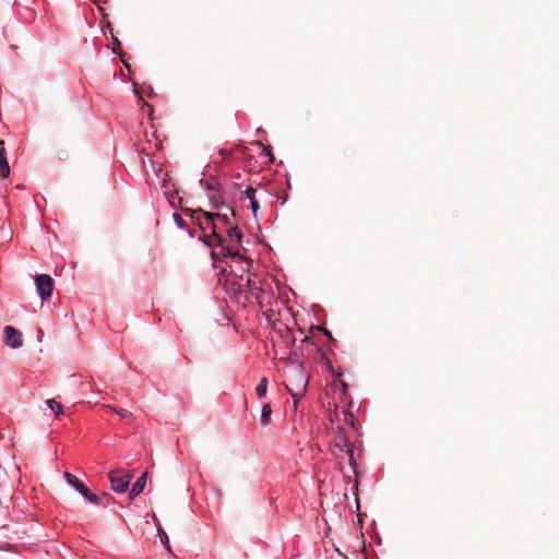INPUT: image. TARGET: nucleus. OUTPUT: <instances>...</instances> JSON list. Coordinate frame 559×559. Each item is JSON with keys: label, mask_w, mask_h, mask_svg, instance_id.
I'll return each mask as SVG.
<instances>
[{"label": "nucleus", "mask_w": 559, "mask_h": 559, "mask_svg": "<svg viewBox=\"0 0 559 559\" xmlns=\"http://www.w3.org/2000/svg\"><path fill=\"white\" fill-rule=\"evenodd\" d=\"M308 384V374L301 366H298L288 377L285 386L290 395L297 400L306 393Z\"/></svg>", "instance_id": "f257e3e1"}, {"label": "nucleus", "mask_w": 559, "mask_h": 559, "mask_svg": "<svg viewBox=\"0 0 559 559\" xmlns=\"http://www.w3.org/2000/svg\"><path fill=\"white\" fill-rule=\"evenodd\" d=\"M333 429L335 431L332 441V454L335 456H340L352 447V443L349 442L346 431L342 426L337 425Z\"/></svg>", "instance_id": "f03ea898"}, {"label": "nucleus", "mask_w": 559, "mask_h": 559, "mask_svg": "<svg viewBox=\"0 0 559 559\" xmlns=\"http://www.w3.org/2000/svg\"><path fill=\"white\" fill-rule=\"evenodd\" d=\"M108 476L110 479L111 489L119 493L127 491L133 477L130 474H124L122 469L111 471Z\"/></svg>", "instance_id": "7ed1b4c3"}, {"label": "nucleus", "mask_w": 559, "mask_h": 559, "mask_svg": "<svg viewBox=\"0 0 559 559\" xmlns=\"http://www.w3.org/2000/svg\"><path fill=\"white\" fill-rule=\"evenodd\" d=\"M64 478L68 484L75 488L86 500H88L93 504H99V498L90 491V489L74 475L69 472L64 473Z\"/></svg>", "instance_id": "20e7f679"}, {"label": "nucleus", "mask_w": 559, "mask_h": 559, "mask_svg": "<svg viewBox=\"0 0 559 559\" xmlns=\"http://www.w3.org/2000/svg\"><path fill=\"white\" fill-rule=\"evenodd\" d=\"M36 290L43 300L51 297L53 280L47 274H40L35 277Z\"/></svg>", "instance_id": "39448f33"}, {"label": "nucleus", "mask_w": 559, "mask_h": 559, "mask_svg": "<svg viewBox=\"0 0 559 559\" xmlns=\"http://www.w3.org/2000/svg\"><path fill=\"white\" fill-rule=\"evenodd\" d=\"M3 333V341L5 345L14 349L23 346L22 333L17 329L11 325H7L4 326Z\"/></svg>", "instance_id": "423d86ee"}, {"label": "nucleus", "mask_w": 559, "mask_h": 559, "mask_svg": "<svg viewBox=\"0 0 559 559\" xmlns=\"http://www.w3.org/2000/svg\"><path fill=\"white\" fill-rule=\"evenodd\" d=\"M215 219L221 221L224 225H229L230 222L227 215H222L219 213H205V222L212 226V236L216 238L218 243L222 246L223 238L216 234Z\"/></svg>", "instance_id": "0eeeda50"}, {"label": "nucleus", "mask_w": 559, "mask_h": 559, "mask_svg": "<svg viewBox=\"0 0 559 559\" xmlns=\"http://www.w3.org/2000/svg\"><path fill=\"white\" fill-rule=\"evenodd\" d=\"M10 175V166L7 158V151L4 146V141L0 140V176L3 178L9 177Z\"/></svg>", "instance_id": "6e6552de"}, {"label": "nucleus", "mask_w": 559, "mask_h": 559, "mask_svg": "<svg viewBox=\"0 0 559 559\" xmlns=\"http://www.w3.org/2000/svg\"><path fill=\"white\" fill-rule=\"evenodd\" d=\"M185 213H188L192 219L195 221V223L199 225V227L202 229V230H206V229H212V226L209 225L206 222H205V213L206 212H203L201 210H198V211H191V210H183Z\"/></svg>", "instance_id": "1a4fd4ad"}, {"label": "nucleus", "mask_w": 559, "mask_h": 559, "mask_svg": "<svg viewBox=\"0 0 559 559\" xmlns=\"http://www.w3.org/2000/svg\"><path fill=\"white\" fill-rule=\"evenodd\" d=\"M146 478H147V473H144L133 484V486H132V488L130 490V493H129V499L130 500H133L136 496H139L143 491V489L145 488V485H146Z\"/></svg>", "instance_id": "9d476101"}, {"label": "nucleus", "mask_w": 559, "mask_h": 559, "mask_svg": "<svg viewBox=\"0 0 559 559\" xmlns=\"http://www.w3.org/2000/svg\"><path fill=\"white\" fill-rule=\"evenodd\" d=\"M98 10L102 14L100 27H102L103 35H106L107 33H109L110 35H114L112 25H111L110 21L108 20L107 14L104 13V9L100 5H98Z\"/></svg>", "instance_id": "9b49d317"}, {"label": "nucleus", "mask_w": 559, "mask_h": 559, "mask_svg": "<svg viewBox=\"0 0 559 559\" xmlns=\"http://www.w3.org/2000/svg\"><path fill=\"white\" fill-rule=\"evenodd\" d=\"M272 408L270 404H264L261 409L260 423L263 427L267 426L271 421Z\"/></svg>", "instance_id": "f8f14e48"}, {"label": "nucleus", "mask_w": 559, "mask_h": 559, "mask_svg": "<svg viewBox=\"0 0 559 559\" xmlns=\"http://www.w3.org/2000/svg\"><path fill=\"white\" fill-rule=\"evenodd\" d=\"M46 404H47V406L51 409V412H53V413H55V415H56L57 417H58V416L62 413V411H63L62 405H61L59 402H57L56 400H53V399L47 400Z\"/></svg>", "instance_id": "ddd939ff"}, {"label": "nucleus", "mask_w": 559, "mask_h": 559, "mask_svg": "<svg viewBox=\"0 0 559 559\" xmlns=\"http://www.w3.org/2000/svg\"><path fill=\"white\" fill-rule=\"evenodd\" d=\"M266 388H267V379L263 377L260 381V383L255 388L257 395L259 397H264L266 394Z\"/></svg>", "instance_id": "4468645a"}, {"label": "nucleus", "mask_w": 559, "mask_h": 559, "mask_svg": "<svg viewBox=\"0 0 559 559\" xmlns=\"http://www.w3.org/2000/svg\"><path fill=\"white\" fill-rule=\"evenodd\" d=\"M228 237L235 239L237 242L241 241L242 234L237 227L230 226L227 230Z\"/></svg>", "instance_id": "2eb2a0df"}, {"label": "nucleus", "mask_w": 559, "mask_h": 559, "mask_svg": "<svg viewBox=\"0 0 559 559\" xmlns=\"http://www.w3.org/2000/svg\"><path fill=\"white\" fill-rule=\"evenodd\" d=\"M158 530V535H159V538H160V542L163 543V545L165 546V548L170 551V546H169V538H168V535L166 534V532L162 528V527H157Z\"/></svg>", "instance_id": "dca6fc26"}, {"label": "nucleus", "mask_w": 559, "mask_h": 559, "mask_svg": "<svg viewBox=\"0 0 559 559\" xmlns=\"http://www.w3.org/2000/svg\"><path fill=\"white\" fill-rule=\"evenodd\" d=\"M222 254L225 257H231V258H241L239 253L234 252L228 247L222 246Z\"/></svg>", "instance_id": "f3484780"}, {"label": "nucleus", "mask_w": 559, "mask_h": 559, "mask_svg": "<svg viewBox=\"0 0 559 559\" xmlns=\"http://www.w3.org/2000/svg\"><path fill=\"white\" fill-rule=\"evenodd\" d=\"M345 453L348 455V462H349V465L355 469L356 468V461H355V456H354V450H353V447H350L349 449H347L345 451Z\"/></svg>", "instance_id": "a211bd4d"}, {"label": "nucleus", "mask_w": 559, "mask_h": 559, "mask_svg": "<svg viewBox=\"0 0 559 559\" xmlns=\"http://www.w3.org/2000/svg\"><path fill=\"white\" fill-rule=\"evenodd\" d=\"M106 408L110 409V411H114L115 413H117L120 417L122 418H127L128 416H130L131 414H129L127 411L124 409H118L111 405H107L105 406Z\"/></svg>", "instance_id": "6ab92c4d"}, {"label": "nucleus", "mask_w": 559, "mask_h": 559, "mask_svg": "<svg viewBox=\"0 0 559 559\" xmlns=\"http://www.w3.org/2000/svg\"><path fill=\"white\" fill-rule=\"evenodd\" d=\"M114 52L117 51V49L120 47V41L118 40V37H111V43L107 45Z\"/></svg>", "instance_id": "aec40b11"}, {"label": "nucleus", "mask_w": 559, "mask_h": 559, "mask_svg": "<svg viewBox=\"0 0 559 559\" xmlns=\"http://www.w3.org/2000/svg\"><path fill=\"white\" fill-rule=\"evenodd\" d=\"M245 194L248 199H250V201H253L254 200V194H255V189H253L252 187H248L246 190H245Z\"/></svg>", "instance_id": "412c9836"}, {"label": "nucleus", "mask_w": 559, "mask_h": 559, "mask_svg": "<svg viewBox=\"0 0 559 559\" xmlns=\"http://www.w3.org/2000/svg\"><path fill=\"white\" fill-rule=\"evenodd\" d=\"M174 219H175L176 224L178 225V227L183 228L186 226L185 221L182 219V217L179 214H174Z\"/></svg>", "instance_id": "4be33fe9"}, {"label": "nucleus", "mask_w": 559, "mask_h": 559, "mask_svg": "<svg viewBox=\"0 0 559 559\" xmlns=\"http://www.w3.org/2000/svg\"><path fill=\"white\" fill-rule=\"evenodd\" d=\"M250 202H251V209H252L253 213L255 214L259 209L258 201L254 199L253 201H250Z\"/></svg>", "instance_id": "5701e85b"}, {"label": "nucleus", "mask_w": 559, "mask_h": 559, "mask_svg": "<svg viewBox=\"0 0 559 559\" xmlns=\"http://www.w3.org/2000/svg\"><path fill=\"white\" fill-rule=\"evenodd\" d=\"M321 331L324 333V335H326L329 338H332V335H331V332L326 329H321Z\"/></svg>", "instance_id": "b1692460"}, {"label": "nucleus", "mask_w": 559, "mask_h": 559, "mask_svg": "<svg viewBox=\"0 0 559 559\" xmlns=\"http://www.w3.org/2000/svg\"><path fill=\"white\" fill-rule=\"evenodd\" d=\"M264 151H265V152H266V154L271 157V162H273V160H274V157H273L272 153H271L269 150H266V148H264Z\"/></svg>", "instance_id": "393cba45"}, {"label": "nucleus", "mask_w": 559, "mask_h": 559, "mask_svg": "<svg viewBox=\"0 0 559 559\" xmlns=\"http://www.w3.org/2000/svg\"><path fill=\"white\" fill-rule=\"evenodd\" d=\"M349 416L350 424L354 426V416L352 414H347Z\"/></svg>", "instance_id": "a878e982"}, {"label": "nucleus", "mask_w": 559, "mask_h": 559, "mask_svg": "<svg viewBox=\"0 0 559 559\" xmlns=\"http://www.w3.org/2000/svg\"><path fill=\"white\" fill-rule=\"evenodd\" d=\"M209 236H204L203 241L207 243V246H211V242L207 241Z\"/></svg>", "instance_id": "bb28decb"}, {"label": "nucleus", "mask_w": 559, "mask_h": 559, "mask_svg": "<svg viewBox=\"0 0 559 559\" xmlns=\"http://www.w3.org/2000/svg\"><path fill=\"white\" fill-rule=\"evenodd\" d=\"M330 421H331V424L333 425V423H334V418H333V415H332V414L330 415Z\"/></svg>", "instance_id": "cd10ccee"}, {"label": "nucleus", "mask_w": 559, "mask_h": 559, "mask_svg": "<svg viewBox=\"0 0 559 559\" xmlns=\"http://www.w3.org/2000/svg\"><path fill=\"white\" fill-rule=\"evenodd\" d=\"M212 258H213V259H215V258H216L215 252H212Z\"/></svg>", "instance_id": "c85d7f7f"}]
</instances>
